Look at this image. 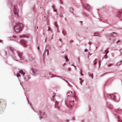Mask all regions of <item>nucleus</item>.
Segmentation results:
<instances>
[{"mask_svg": "<svg viewBox=\"0 0 122 122\" xmlns=\"http://www.w3.org/2000/svg\"><path fill=\"white\" fill-rule=\"evenodd\" d=\"M100 21L101 20H102L101 19H100Z\"/></svg>", "mask_w": 122, "mask_h": 122, "instance_id": "cd10ccee", "label": "nucleus"}, {"mask_svg": "<svg viewBox=\"0 0 122 122\" xmlns=\"http://www.w3.org/2000/svg\"><path fill=\"white\" fill-rule=\"evenodd\" d=\"M81 74L82 76L83 75V74L82 73L81 71Z\"/></svg>", "mask_w": 122, "mask_h": 122, "instance_id": "6ab92c4d", "label": "nucleus"}, {"mask_svg": "<svg viewBox=\"0 0 122 122\" xmlns=\"http://www.w3.org/2000/svg\"><path fill=\"white\" fill-rule=\"evenodd\" d=\"M27 37L28 38V36H27Z\"/></svg>", "mask_w": 122, "mask_h": 122, "instance_id": "2f4dec72", "label": "nucleus"}, {"mask_svg": "<svg viewBox=\"0 0 122 122\" xmlns=\"http://www.w3.org/2000/svg\"><path fill=\"white\" fill-rule=\"evenodd\" d=\"M1 42V41H0V42Z\"/></svg>", "mask_w": 122, "mask_h": 122, "instance_id": "f704fd0d", "label": "nucleus"}, {"mask_svg": "<svg viewBox=\"0 0 122 122\" xmlns=\"http://www.w3.org/2000/svg\"><path fill=\"white\" fill-rule=\"evenodd\" d=\"M88 51V50L87 49H86L85 50V52H87Z\"/></svg>", "mask_w": 122, "mask_h": 122, "instance_id": "aec40b11", "label": "nucleus"}, {"mask_svg": "<svg viewBox=\"0 0 122 122\" xmlns=\"http://www.w3.org/2000/svg\"><path fill=\"white\" fill-rule=\"evenodd\" d=\"M26 36L25 35H24L22 37H26Z\"/></svg>", "mask_w": 122, "mask_h": 122, "instance_id": "a211bd4d", "label": "nucleus"}, {"mask_svg": "<svg viewBox=\"0 0 122 122\" xmlns=\"http://www.w3.org/2000/svg\"><path fill=\"white\" fill-rule=\"evenodd\" d=\"M97 47L96 48V49H97Z\"/></svg>", "mask_w": 122, "mask_h": 122, "instance_id": "473e14b6", "label": "nucleus"}, {"mask_svg": "<svg viewBox=\"0 0 122 122\" xmlns=\"http://www.w3.org/2000/svg\"><path fill=\"white\" fill-rule=\"evenodd\" d=\"M83 81L82 80L80 81V83L81 84H82V82Z\"/></svg>", "mask_w": 122, "mask_h": 122, "instance_id": "f3484780", "label": "nucleus"}, {"mask_svg": "<svg viewBox=\"0 0 122 122\" xmlns=\"http://www.w3.org/2000/svg\"><path fill=\"white\" fill-rule=\"evenodd\" d=\"M19 72V73H21L22 74H23V76L25 74V73L22 70L20 71Z\"/></svg>", "mask_w": 122, "mask_h": 122, "instance_id": "0eeeda50", "label": "nucleus"}, {"mask_svg": "<svg viewBox=\"0 0 122 122\" xmlns=\"http://www.w3.org/2000/svg\"><path fill=\"white\" fill-rule=\"evenodd\" d=\"M122 61L120 62L119 63H118L117 64V65L119 66L122 63Z\"/></svg>", "mask_w": 122, "mask_h": 122, "instance_id": "9d476101", "label": "nucleus"}, {"mask_svg": "<svg viewBox=\"0 0 122 122\" xmlns=\"http://www.w3.org/2000/svg\"><path fill=\"white\" fill-rule=\"evenodd\" d=\"M120 51L121 54H122V49L120 50Z\"/></svg>", "mask_w": 122, "mask_h": 122, "instance_id": "2eb2a0df", "label": "nucleus"}, {"mask_svg": "<svg viewBox=\"0 0 122 122\" xmlns=\"http://www.w3.org/2000/svg\"><path fill=\"white\" fill-rule=\"evenodd\" d=\"M112 64H110V65H109V66H112Z\"/></svg>", "mask_w": 122, "mask_h": 122, "instance_id": "4be33fe9", "label": "nucleus"}, {"mask_svg": "<svg viewBox=\"0 0 122 122\" xmlns=\"http://www.w3.org/2000/svg\"><path fill=\"white\" fill-rule=\"evenodd\" d=\"M69 93H70V94H71L72 93V92H69Z\"/></svg>", "mask_w": 122, "mask_h": 122, "instance_id": "412c9836", "label": "nucleus"}, {"mask_svg": "<svg viewBox=\"0 0 122 122\" xmlns=\"http://www.w3.org/2000/svg\"><path fill=\"white\" fill-rule=\"evenodd\" d=\"M111 97L113 99L116 100L115 97L114 95L113 94L111 95Z\"/></svg>", "mask_w": 122, "mask_h": 122, "instance_id": "423d86ee", "label": "nucleus"}, {"mask_svg": "<svg viewBox=\"0 0 122 122\" xmlns=\"http://www.w3.org/2000/svg\"><path fill=\"white\" fill-rule=\"evenodd\" d=\"M39 47H37V49H39Z\"/></svg>", "mask_w": 122, "mask_h": 122, "instance_id": "bb28decb", "label": "nucleus"}, {"mask_svg": "<svg viewBox=\"0 0 122 122\" xmlns=\"http://www.w3.org/2000/svg\"><path fill=\"white\" fill-rule=\"evenodd\" d=\"M88 44H91V43L90 42H89V43H88Z\"/></svg>", "mask_w": 122, "mask_h": 122, "instance_id": "a878e982", "label": "nucleus"}, {"mask_svg": "<svg viewBox=\"0 0 122 122\" xmlns=\"http://www.w3.org/2000/svg\"><path fill=\"white\" fill-rule=\"evenodd\" d=\"M83 5L86 9H89L90 8V6L88 4L84 3L83 4Z\"/></svg>", "mask_w": 122, "mask_h": 122, "instance_id": "7ed1b4c3", "label": "nucleus"}, {"mask_svg": "<svg viewBox=\"0 0 122 122\" xmlns=\"http://www.w3.org/2000/svg\"><path fill=\"white\" fill-rule=\"evenodd\" d=\"M89 55H90V54H89Z\"/></svg>", "mask_w": 122, "mask_h": 122, "instance_id": "c85d7f7f", "label": "nucleus"}, {"mask_svg": "<svg viewBox=\"0 0 122 122\" xmlns=\"http://www.w3.org/2000/svg\"><path fill=\"white\" fill-rule=\"evenodd\" d=\"M65 58L66 60V61H68V58L67 57H66V56H65Z\"/></svg>", "mask_w": 122, "mask_h": 122, "instance_id": "f8f14e48", "label": "nucleus"}, {"mask_svg": "<svg viewBox=\"0 0 122 122\" xmlns=\"http://www.w3.org/2000/svg\"><path fill=\"white\" fill-rule=\"evenodd\" d=\"M22 53H20V52H18V55L20 57L22 55Z\"/></svg>", "mask_w": 122, "mask_h": 122, "instance_id": "1a4fd4ad", "label": "nucleus"}, {"mask_svg": "<svg viewBox=\"0 0 122 122\" xmlns=\"http://www.w3.org/2000/svg\"><path fill=\"white\" fill-rule=\"evenodd\" d=\"M37 28H38V27H37Z\"/></svg>", "mask_w": 122, "mask_h": 122, "instance_id": "72a5a7b5", "label": "nucleus"}, {"mask_svg": "<svg viewBox=\"0 0 122 122\" xmlns=\"http://www.w3.org/2000/svg\"><path fill=\"white\" fill-rule=\"evenodd\" d=\"M97 60V59H95V60Z\"/></svg>", "mask_w": 122, "mask_h": 122, "instance_id": "7c9ffc66", "label": "nucleus"}, {"mask_svg": "<svg viewBox=\"0 0 122 122\" xmlns=\"http://www.w3.org/2000/svg\"><path fill=\"white\" fill-rule=\"evenodd\" d=\"M54 11L55 12H56V10H54Z\"/></svg>", "mask_w": 122, "mask_h": 122, "instance_id": "393cba45", "label": "nucleus"}, {"mask_svg": "<svg viewBox=\"0 0 122 122\" xmlns=\"http://www.w3.org/2000/svg\"><path fill=\"white\" fill-rule=\"evenodd\" d=\"M14 13L16 15H18V11L17 9L15 8L14 10Z\"/></svg>", "mask_w": 122, "mask_h": 122, "instance_id": "39448f33", "label": "nucleus"}, {"mask_svg": "<svg viewBox=\"0 0 122 122\" xmlns=\"http://www.w3.org/2000/svg\"><path fill=\"white\" fill-rule=\"evenodd\" d=\"M100 61H99V64H100Z\"/></svg>", "mask_w": 122, "mask_h": 122, "instance_id": "c756f323", "label": "nucleus"}, {"mask_svg": "<svg viewBox=\"0 0 122 122\" xmlns=\"http://www.w3.org/2000/svg\"><path fill=\"white\" fill-rule=\"evenodd\" d=\"M96 61L94 62V64H96Z\"/></svg>", "mask_w": 122, "mask_h": 122, "instance_id": "5701e85b", "label": "nucleus"}, {"mask_svg": "<svg viewBox=\"0 0 122 122\" xmlns=\"http://www.w3.org/2000/svg\"><path fill=\"white\" fill-rule=\"evenodd\" d=\"M23 25L20 23H16L14 27V30L15 32L18 33L22 30Z\"/></svg>", "mask_w": 122, "mask_h": 122, "instance_id": "f03ea898", "label": "nucleus"}, {"mask_svg": "<svg viewBox=\"0 0 122 122\" xmlns=\"http://www.w3.org/2000/svg\"><path fill=\"white\" fill-rule=\"evenodd\" d=\"M76 97L75 96V93L74 92L72 95L71 99L69 101H67L66 102V104L68 107L71 106V107H72L73 106L74 102L76 99Z\"/></svg>", "mask_w": 122, "mask_h": 122, "instance_id": "f257e3e1", "label": "nucleus"}, {"mask_svg": "<svg viewBox=\"0 0 122 122\" xmlns=\"http://www.w3.org/2000/svg\"><path fill=\"white\" fill-rule=\"evenodd\" d=\"M107 57V54H106V55L104 56V58H106Z\"/></svg>", "mask_w": 122, "mask_h": 122, "instance_id": "dca6fc26", "label": "nucleus"}, {"mask_svg": "<svg viewBox=\"0 0 122 122\" xmlns=\"http://www.w3.org/2000/svg\"><path fill=\"white\" fill-rule=\"evenodd\" d=\"M21 44L22 45L26 47V42L24 40H22L20 42Z\"/></svg>", "mask_w": 122, "mask_h": 122, "instance_id": "20e7f679", "label": "nucleus"}, {"mask_svg": "<svg viewBox=\"0 0 122 122\" xmlns=\"http://www.w3.org/2000/svg\"><path fill=\"white\" fill-rule=\"evenodd\" d=\"M106 53V54H107L109 52V51L108 50V49L107 50L105 51Z\"/></svg>", "mask_w": 122, "mask_h": 122, "instance_id": "4468645a", "label": "nucleus"}, {"mask_svg": "<svg viewBox=\"0 0 122 122\" xmlns=\"http://www.w3.org/2000/svg\"><path fill=\"white\" fill-rule=\"evenodd\" d=\"M113 34H116V33L115 32H113L112 33H111L109 35V36L110 37H113L114 36L113 35Z\"/></svg>", "mask_w": 122, "mask_h": 122, "instance_id": "6e6552de", "label": "nucleus"}, {"mask_svg": "<svg viewBox=\"0 0 122 122\" xmlns=\"http://www.w3.org/2000/svg\"><path fill=\"white\" fill-rule=\"evenodd\" d=\"M68 70L69 71H70V70H71V69L70 68H69V69H68Z\"/></svg>", "mask_w": 122, "mask_h": 122, "instance_id": "b1692460", "label": "nucleus"}, {"mask_svg": "<svg viewBox=\"0 0 122 122\" xmlns=\"http://www.w3.org/2000/svg\"><path fill=\"white\" fill-rule=\"evenodd\" d=\"M58 102H56V104H55V106L56 107H57L58 106Z\"/></svg>", "mask_w": 122, "mask_h": 122, "instance_id": "9b49d317", "label": "nucleus"}, {"mask_svg": "<svg viewBox=\"0 0 122 122\" xmlns=\"http://www.w3.org/2000/svg\"><path fill=\"white\" fill-rule=\"evenodd\" d=\"M16 75L17 77H19L20 76V75L19 73H17Z\"/></svg>", "mask_w": 122, "mask_h": 122, "instance_id": "ddd939ff", "label": "nucleus"}]
</instances>
